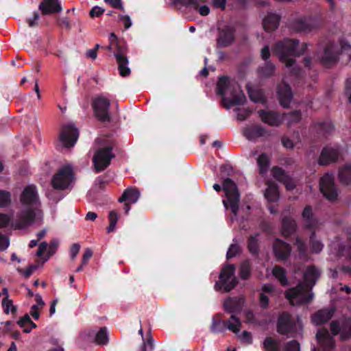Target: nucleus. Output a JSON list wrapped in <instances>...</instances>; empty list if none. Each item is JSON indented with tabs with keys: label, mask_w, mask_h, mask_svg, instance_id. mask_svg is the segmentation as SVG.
Masks as SVG:
<instances>
[{
	"label": "nucleus",
	"mask_w": 351,
	"mask_h": 351,
	"mask_svg": "<svg viewBox=\"0 0 351 351\" xmlns=\"http://www.w3.org/2000/svg\"><path fill=\"white\" fill-rule=\"evenodd\" d=\"M263 347L265 351H280L278 342L270 337L265 339L263 342Z\"/></svg>",
	"instance_id": "58836bf2"
},
{
	"label": "nucleus",
	"mask_w": 351,
	"mask_h": 351,
	"mask_svg": "<svg viewBox=\"0 0 351 351\" xmlns=\"http://www.w3.org/2000/svg\"><path fill=\"white\" fill-rule=\"evenodd\" d=\"M251 274V266L248 261L243 262L240 267L239 275L241 278L246 279Z\"/></svg>",
	"instance_id": "79ce46f5"
},
{
	"label": "nucleus",
	"mask_w": 351,
	"mask_h": 351,
	"mask_svg": "<svg viewBox=\"0 0 351 351\" xmlns=\"http://www.w3.org/2000/svg\"><path fill=\"white\" fill-rule=\"evenodd\" d=\"M339 54L345 55L351 58V47L346 42L341 41L339 46L333 43H328L323 50L321 61L326 65L335 62Z\"/></svg>",
	"instance_id": "39448f33"
},
{
	"label": "nucleus",
	"mask_w": 351,
	"mask_h": 351,
	"mask_svg": "<svg viewBox=\"0 0 351 351\" xmlns=\"http://www.w3.org/2000/svg\"><path fill=\"white\" fill-rule=\"evenodd\" d=\"M320 190L329 200H334L337 197V192L334 185V179L331 174L324 175L320 180Z\"/></svg>",
	"instance_id": "f8f14e48"
},
{
	"label": "nucleus",
	"mask_w": 351,
	"mask_h": 351,
	"mask_svg": "<svg viewBox=\"0 0 351 351\" xmlns=\"http://www.w3.org/2000/svg\"><path fill=\"white\" fill-rule=\"evenodd\" d=\"M110 100L104 96H99L93 101V108L96 116L103 121L109 120L108 109Z\"/></svg>",
	"instance_id": "ddd939ff"
},
{
	"label": "nucleus",
	"mask_w": 351,
	"mask_h": 351,
	"mask_svg": "<svg viewBox=\"0 0 351 351\" xmlns=\"http://www.w3.org/2000/svg\"><path fill=\"white\" fill-rule=\"evenodd\" d=\"M3 294L5 295V298L2 302V305L5 313L8 314L10 312H14L16 310L15 307L13 305L12 301L8 298V292L6 288L3 289Z\"/></svg>",
	"instance_id": "e433bc0d"
},
{
	"label": "nucleus",
	"mask_w": 351,
	"mask_h": 351,
	"mask_svg": "<svg viewBox=\"0 0 351 351\" xmlns=\"http://www.w3.org/2000/svg\"><path fill=\"white\" fill-rule=\"evenodd\" d=\"M319 276V271L314 267H309L304 273L305 285L300 284L295 288L289 289L286 293V298L292 305L309 302L313 299L311 287Z\"/></svg>",
	"instance_id": "f03ea898"
},
{
	"label": "nucleus",
	"mask_w": 351,
	"mask_h": 351,
	"mask_svg": "<svg viewBox=\"0 0 351 351\" xmlns=\"http://www.w3.org/2000/svg\"><path fill=\"white\" fill-rule=\"evenodd\" d=\"M234 271L235 268L234 265H225L220 273L219 281L217 282L215 285V289L224 292H228L232 289L237 284Z\"/></svg>",
	"instance_id": "6e6552de"
},
{
	"label": "nucleus",
	"mask_w": 351,
	"mask_h": 351,
	"mask_svg": "<svg viewBox=\"0 0 351 351\" xmlns=\"http://www.w3.org/2000/svg\"><path fill=\"white\" fill-rule=\"evenodd\" d=\"M265 199L269 202H276L279 199L278 187L273 183H269L264 193Z\"/></svg>",
	"instance_id": "c85d7f7f"
},
{
	"label": "nucleus",
	"mask_w": 351,
	"mask_h": 351,
	"mask_svg": "<svg viewBox=\"0 0 351 351\" xmlns=\"http://www.w3.org/2000/svg\"><path fill=\"white\" fill-rule=\"evenodd\" d=\"M299 141V138L298 136L293 137V138H290L289 137H283L282 138V143L283 146L287 149H292Z\"/></svg>",
	"instance_id": "49530a36"
},
{
	"label": "nucleus",
	"mask_w": 351,
	"mask_h": 351,
	"mask_svg": "<svg viewBox=\"0 0 351 351\" xmlns=\"http://www.w3.org/2000/svg\"><path fill=\"white\" fill-rule=\"evenodd\" d=\"M118 221V215L114 210H112L109 213V226L106 230L108 233L114 231L116 228V225Z\"/></svg>",
	"instance_id": "a19ab883"
},
{
	"label": "nucleus",
	"mask_w": 351,
	"mask_h": 351,
	"mask_svg": "<svg viewBox=\"0 0 351 351\" xmlns=\"http://www.w3.org/2000/svg\"><path fill=\"white\" fill-rule=\"evenodd\" d=\"M237 118L238 120L243 121L250 114V111L247 109H237Z\"/></svg>",
	"instance_id": "13d9d810"
},
{
	"label": "nucleus",
	"mask_w": 351,
	"mask_h": 351,
	"mask_svg": "<svg viewBox=\"0 0 351 351\" xmlns=\"http://www.w3.org/2000/svg\"><path fill=\"white\" fill-rule=\"evenodd\" d=\"M274 53L278 57L280 60L285 64V66L291 73L296 74L294 57L303 53L304 46L299 47L298 42L294 40L285 39L277 43L274 47Z\"/></svg>",
	"instance_id": "20e7f679"
},
{
	"label": "nucleus",
	"mask_w": 351,
	"mask_h": 351,
	"mask_svg": "<svg viewBox=\"0 0 351 351\" xmlns=\"http://www.w3.org/2000/svg\"><path fill=\"white\" fill-rule=\"evenodd\" d=\"M40 19L39 14L38 12H34L32 16L29 17L27 19L28 23V25L30 27H36L38 24V20Z\"/></svg>",
	"instance_id": "6e6d98bb"
},
{
	"label": "nucleus",
	"mask_w": 351,
	"mask_h": 351,
	"mask_svg": "<svg viewBox=\"0 0 351 351\" xmlns=\"http://www.w3.org/2000/svg\"><path fill=\"white\" fill-rule=\"evenodd\" d=\"M274 66L271 63H266L265 66L261 67L258 72L262 77H269L273 74Z\"/></svg>",
	"instance_id": "a18cd8bd"
},
{
	"label": "nucleus",
	"mask_w": 351,
	"mask_h": 351,
	"mask_svg": "<svg viewBox=\"0 0 351 351\" xmlns=\"http://www.w3.org/2000/svg\"><path fill=\"white\" fill-rule=\"evenodd\" d=\"M274 289L272 285H267L263 287V292L260 296V304L262 308H266L268 305L269 297L273 295Z\"/></svg>",
	"instance_id": "7c9ffc66"
},
{
	"label": "nucleus",
	"mask_w": 351,
	"mask_h": 351,
	"mask_svg": "<svg viewBox=\"0 0 351 351\" xmlns=\"http://www.w3.org/2000/svg\"><path fill=\"white\" fill-rule=\"evenodd\" d=\"M295 27L300 32H306L311 29V23L308 20L301 19L295 23Z\"/></svg>",
	"instance_id": "c03bdc74"
},
{
	"label": "nucleus",
	"mask_w": 351,
	"mask_h": 351,
	"mask_svg": "<svg viewBox=\"0 0 351 351\" xmlns=\"http://www.w3.org/2000/svg\"><path fill=\"white\" fill-rule=\"evenodd\" d=\"M74 181L73 172L70 165L60 168L52 177L51 185L53 189L64 190L69 189Z\"/></svg>",
	"instance_id": "0eeeda50"
},
{
	"label": "nucleus",
	"mask_w": 351,
	"mask_h": 351,
	"mask_svg": "<svg viewBox=\"0 0 351 351\" xmlns=\"http://www.w3.org/2000/svg\"><path fill=\"white\" fill-rule=\"evenodd\" d=\"M299 330L302 328L301 322L298 320V324L294 325L290 320V316L288 313H282L278 322V331L282 334H293L296 332L297 328Z\"/></svg>",
	"instance_id": "4468645a"
},
{
	"label": "nucleus",
	"mask_w": 351,
	"mask_h": 351,
	"mask_svg": "<svg viewBox=\"0 0 351 351\" xmlns=\"http://www.w3.org/2000/svg\"><path fill=\"white\" fill-rule=\"evenodd\" d=\"M241 323L239 319L237 318L234 315L231 316L230 319L226 322L217 321L215 318L213 319V323L210 326V330L213 332H221L227 328L235 334L240 331Z\"/></svg>",
	"instance_id": "1a4fd4ad"
},
{
	"label": "nucleus",
	"mask_w": 351,
	"mask_h": 351,
	"mask_svg": "<svg viewBox=\"0 0 351 351\" xmlns=\"http://www.w3.org/2000/svg\"><path fill=\"white\" fill-rule=\"evenodd\" d=\"M312 217V210L311 207L306 206L302 212V218L304 220L306 221V225L307 226H311L313 225V219H311Z\"/></svg>",
	"instance_id": "09e8293b"
},
{
	"label": "nucleus",
	"mask_w": 351,
	"mask_h": 351,
	"mask_svg": "<svg viewBox=\"0 0 351 351\" xmlns=\"http://www.w3.org/2000/svg\"><path fill=\"white\" fill-rule=\"evenodd\" d=\"M58 243L56 241H51L49 245L47 244V257L43 258V263L46 262L53 254H55Z\"/></svg>",
	"instance_id": "de8ad7c7"
},
{
	"label": "nucleus",
	"mask_w": 351,
	"mask_h": 351,
	"mask_svg": "<svg viewBox=\"0 0 351 351\" xmlns=\"http://www.w3.org/2000/svg\"><path fill=\"white\" fill-rule=\"evenodd\" d=\"M41 308L38 305H33L32 306L30 314L34 319H38L39 318V312Z\"/></svg>",
	"instance_id": "774afa93"
},
{
	"label": "nucleus",
	"mask_w": 351,
	"mask_h": 351,
	"mask_svg": "<svg viewBox=\"0 0 351 351\" xmlns=\"http://www.w3.org/2000/svg\"><path fill=\"white\" fill-rule=\"evenodd\" d=\"M330 330L333 335L340 333L341 338L346 339L347 336L345 335V333L348 332L351 334V321L348 319L341 322H332L330 324Z\"/></svg>",
	"instance_id": "f3484780"
},
{
	"label": "nucleus",
	"mask_w": 351,
	"mask_h": 351,
	"mask_svg": "<svg viewBox=\"0 0 351 351\" xmlns=\"http://www.w3.org/2000/svg\"><path fill=\"white\" fill-rule=\"evenodd\" d=\"M39 10L46 15L61 12L62 6L58 0H44L39 5Z\"/></svg>",
	"instance_id": "aec40b11"
},
{
	"label": "nucleus",
	"mask_w": 351,
	"mask_h": 351,
	"mask_svg": "<svg viewBox=\"0 0 351 351\" xmlns=\"http://www.w3.org/2000/svg\"><path fill=\"white\" fill-rule=\"evenodd\" d=\"M247 91L250 99L254 102L263 103L265 101V96L263 92L258 89H252L247 86Z\"/></svg>",
	"instance_id": "c9c22d12"
},
{
	"label": "nucleus",
	"mask_w": 351,
	"mask_h": 351,
	"mask_svg": "<svg viewBox=\"0 0 351 351\" xmlns=\"http://www.w3.org/2000/svg\"><path fill=\"white\" fill-rule=\"evenodd\" d=\"M282 117H283V118H286L288 121V125L296 123L301 119V115L298 112H293L287 115H282Z\"/></svg>",
	"instance_id": "8fccbe9b"
},
{
	"label": "nucleus",
	"mask_w": 351,
	"mask_h": 351,
	"mask_svg": "<svg viewBox=\"0 0 351 351\" xmlns=\"http://www.w3.org/2000/svg\"><path fill=\"white\" fill-rule=\"evenodd\" d=\"M11 202L10 192L0 190V207H5Z\"/></svg>",
	"instance_id": "37998d69"
},
{
	"label": "nucleus",
	"mask_w": 351,
	"mask_h": 351,
	"mask_svg": "<svg viewBox=\"0 0 351 351\" xmlns=\"http://www.w3.org/2000/svg\"><path fill=\"white\" fill-rule=\"evenodd\" d=\"M241 251L240 247L237 243H232L226 254V256L228 258H231L234 257L237 254H239Z\"/></svg>",
	"instance_id": "603ef678"
},
{
	"label": "nucleus",
	"mask_w": 351,
	"mask_h": 351,
	"mask_svg": "<svg viewBox=\"0 0 351 351\" xmlns=\"http://www.w3.org/2000/svg\"><path fill=\"white\" fill-rule=\"evenodd\" d=\"M80 249V246L77 243L73 244L70 250V254L72 259L75 258Z\"/></svg>",
	"instance_id": "69168bd1"
},
{
	"label": "nucleus",
	"mask_w": 351,
	"mask_h": 351,
	"mask_svg": "<svg viewBox=\"0 0 351 351\" xmlns=\"http://www.w3.org/2000/svg\"><path fill=\"white\" fill-rule=\"evenodd\" d=\"M333 314V308L320 310L313 316L312 322L315 325L322 324L328 321Z\"/></svg>",
	"instance_id": "a878e982"
},
{
	"label": "nucleus",
	"mask_w": 351,
	"mask_h": 351,
	"mask_svg": "<svg viewBox=\"0 0 351 351\" xmlns=\"http://www.w3.org/2000/svg\"><path fill=\"white\" fill-rule=\"evenodd\" d=\"M108 341V336L106 328H101L95 335V342L97 344H106Z\"/></svg>",
	"instance_id": "ea45409f"
},
{
	"label": "nucleus",
	"mask_w": 351,
	"mask_h": 351,
	"mask_svg": "<svg viewBox=\"0 0 351 351\" xmlns=\"http://www.w3.org/2000/svg\"><path fill=\"white\" fill-rule=\"evenodd\" d=\"M92 256H93V252H92L91 250L86 249L83 254L82 264L83 265H86V263H88V261H89V259L91 258Z\"/></svg>",
	"instance_id": "338daca9"
},
{
	"label": "nucleus",
	"mask_w": 351,
	"mask_h": 351,
	"mask_svg": "<svg viewBox=\"0 0 351 351\" xmlns=\"http://www.w3.org/2000/svg\"><path fill=\"white\" fill-rule=\"evenodd\" d=\"M311 250L315 253H319L322 250L323 245L319 241H315L313 236L311 239Z\"/></svg>",
	"instance_id": "864d4df0"
},
{
	"label": "nucleus",
	"mask_w": 351,
	"mask_h": 351,
	"mask_svg": "<svg viewBox=\"0 0 351 351\" xmlns=\"http://www.w3.org/2000/svg\"><path fill=\"white\" fill-rule=\"evenodd\" d=\"M125 50L118 47L117 51L114 53V56L119 64V73L121 76L125 77L130 74V69L128 66V60L125 56Z\"/></svg>",
	"instance_id": "a211bd4d"
},
{
	"label": "nucleus",
	"mask_w": 351,
	"mask_h": 351,
	"mask_svg": "<svg viewBox=\"0 0 351 351\" xmlns=\"http://www.w3.org/2000/svg\"><path fill=\"white\" fill-rule=\"evenodd\" d=\"M234 40L233 32L228 29L221 32L217 43L221 47H226L230 45Z\"/></svg>",
	"instance_id": "c756f323"
},
{
	"label": "nucleus",
	"mask_w": 351,
	"mask_h": 351,
	"mask_svg": "<svg viewBox=\"0 0 351 351\" xmlns=\"http://www.w3.org/2000/svg\"><path fill=\"white\" fill-rule=\"evenodd\" d=\"M273 176L278 180L282 182L286 187V189L291 191L294 189L295 184L293 180L285 173L284 170L281 168L275 167L272 169Z\"/></svg>",
	"instance_id": "5701e85b"
},
{
	"label": "nucleus",
	"mask_w": 351,
	"mask_h": 351,
	"mask_svg": "<svg viewBox=\"0 0 351 351\" xmlns=\"http://www.w3.org/2000/svg\"><path fill=\"white\" fill-rule=\"evenodd\" d=\"M339 178L342 184L351 183V165H345L339 170Z\"/></svg>",
	"instance_id": "2f4dec72"
},
{
	"label": "nucleus",
	"mask_w": 351,
	"mask_h": 351,
	"mask_svg": "<svg viewBox=\"0 0 351 351\" xmlns=\"http://www.w3.org/2000/svg\"><path fill=\"white\" fill-rule=\"evenodd\" d=\"M10 221V217L6 214L0 213V228L6 226Z\"/></svg>",
	"instance_id": "0e129e2a"
},
{
	"label": "nucleus",
	"mask_w": 351,
	"mask_h": 351,
	"mask_svg": "<svg viewBox=\"0 0 351 351\" xmlns=\"http://www.w3.org/2000/svg\"><path fill=\"white\" fill-rule=\"evenodd\" d=\"M223 189L227 197V201L223 200V204L226 209L230 208L236 217L238 211V203L239 201V193L235 183L230 179L223 182Z\"/></svg>",
	"instance_id": "423d86ee"
},
{
	"label": "nucleus",
	"mask_w": 351,
	"mask_h": 351,
	"mask_svg": "<svg viewBox=\"0 0 351 351\" xmlns=\"http://www.w3.org/2000/svg\"><path fill=\"white\" fill-rule=\"evenodd\" d=\"M273 276L280 282L282 285L287 284V279L285 270L280 267H275L272 269Z\"/></svg>",
	"instance_id": "4c0bfd02"
},
{
	"label": "nucleus",
	"mask_w": 351,
	"mask_h": 351,
	"mask_svg": "<svg viewBox=\"0 0 351 351\" xmlns=\"http://www.w3.org/2000/svg\"><path fill=\"white\" fill-rule=\"evenodd\" d=\"M248 247L251 252L256 253L258 250V235L251 236L249 239Z\"/></svg>",
	"instance_id": "3c124183"
},
{
	"label": "nucleus",
	"mask_w": 351,
	"mask_h": 351,
	"mask_svg": "<svg viewBox=\"0 0 351 351\" xmlns=\"http://www.w3.org/2000/svg\"><path fill=\"white\" fill-rule=\"evenodd\" d=\"M316 338L318 341L319 347L317 350L314 351H332L334 349V341L326 330H319L317 335Z\"/></svg>",
	"instance_id": "2eb2a0df"
},
{
	"label": "nucleus",
	"mask_w": 351,
	"mask_h": 351,
	"mask_svg": "<svg viewBox=\"0 0 351 351\" xmlns=\"http://www.w3.org/2000/svg\"><path fill=\"white\" fill-rule=\"evenodd\" d=\"M274 253L278 260L286 259L290 254L291 247L289 244L276 239L273 245Z\"/></svg>",
	"instance_id": "6ab92c4d"
},
{
	"label": "nucleus",
	"mask_w": 351,
	"mask_h": 351,
	"mask_svg": "<svg viewBox=\"0 0 351 351\" xmlns=\"http://www.w3.org/2000/svg\"><path fill=\"white\" fill-rule=\"evenodd\" d=\"M10 245V240L6 235L0 232V251L6 250Z\"/></svg>",
	"instance_id": "5fc2aeb1"
},
{
	"label": "nucleus",
	"mask_w": 351,
	"mask_h": 351,
	"mask_svg": "<svg viewBox=\"0 0 351 351\" xmlns=\"http://www.w3.org/2000/svg\"><path fill=\"white\" fill-rule=\"evenodd\" d=\"M280 21L279 15L275 13H269L267 16L263 19V26L266 32H271L275 30Z\"/></svg>",
	"instance_id": "393cba45"
},
{
	"label": "nucleus",
	"mask_w": 351,
	"mask_h": 351,
	"mask_svg": "<svg viewBox=\"0 0 351 351\" xmlns=\"http://www.w3.org/2000/svg\"><path fill=\"white\" fill-rule=\"evenodd\" d=\"M36 188L30 184L24 188L20 196V211L12 222L16 229H22L31 224L40 223L43 219L42 211Z\"/></svg>",
	"instance_id": "f257e3e1"
},
{
	"label": "nucleus",
	"mask_w": 351,
	"mask_h": 351,
	"mask_svg": "<svg viewBox=\"0 0 351 351\" xmlns=\"http://www.w3.org/2000/svg\"><path fill=\"white\" fill-rule=\"evenodd\" d=\"M258 114L264 123L272 126H278L283 121V117L273 112L259 110Z\"/></svg>",
	"instance_id": "412c9836"
},
{
	"label": "nucleus",
	"mask_w": 351,
	"mask_h": 351,
	"mask_svg": "<svg viewBox=\"0 0 351 351\" xmlns=\"http://www.w3.org/2000/svg\"><path fill=\"white\" fill-rule=\"evenodd\" d=\"M239 338L241 340L247 344H250L252 342V337L251 333L243 331L241 334V335L239 336Z\"/></svg>",
	"instance_id": "052dcab7"
},
{
	"label": "nucleus",
	"mask_w": 351,
	"mask_h": 351,
	"mask_svg": "<svg viewBox=\"0 0 351 351\" xmlns=\"http://www.w3.org/2000/svg\"><path fill=\"white\" fill-rule=\"evenodd\" d=\"M277 93L280 104L283 107L287 108L293 97V95L289 85L283 83L279 87Z\"/></svg>",
	"instance_id": "4be33fe9"
},
{
	"label": "nucleus",
	"mask_w": 351,
	"mask_h": 351,
	"mask_svg": "<svg viewBox=\"0 0 351 351\" xmlns=\"http://www.w3.org/2000/svg\"><path fill=\"white\" fill-rule=\"evenodd\" d=\"M295 223L289 218H285L282 220V234L287 237L295 230Z\"/></svg>",
	"instance_id": "f704fd0d"
},
{
	"label": "nucleus",
	"mask_w": 351,
	"mask_h": 351,
	"mask_svg": "<svg viewBox=\"0 0 351 351\" xmlns=\"http://www.w3.org/2000/svg\"><path fill=\"white\" fill-rule=\"evenodd\" d=\"M243 133L248 140L254 141L265 136L266 131L261 126L249 125L243 128Z\"/></svg>",
	"instance_id": "b1692460"
},
{
	"label": "nucleus",
	"mask_w": 351,
	"mask_h": 351,
	"mask_svg": "<svg viewBox=\"0 0 351 351\" xmlns=\"http://www.w3.org/2000/svg\"><path fill=\"white\" fill-rule=\"evenodd\" d=\"M141 195L140 191L136 189H126L122 196L119 199L120 202H125L130 204L136 203Z\"/></svg>",
	"instance_id": "bb28decb"
},
{
	"label": "nucleus",
	"mask_w": 351,
	"mask_h": 351,
	"mask_svg": "<svg viewBox=\"0 0 351 351\" xmlns=\"http://www.w3.org/2000/svg\"><path fill=\"white\" fill-rule=\"evenodd\" d=\"M256 160L260 174L265 176L267 173L270 165V158L269 156L265 153H263L258 156Z\"/></svg>",
	"instance_id": "cd10ccee"
},
{
	"label": "nucleus",
	"mask_w": 351,
	"mask_h": 351,
	"mask_svg": "<svg viewBox=\"0 0 351 351\" xmlns=\"http://www.w3.org/2000/svg\"><path fill=\"white\" fill-rule=\"evenodd\" d=\"M339 156V151L337 147H326L323 149L319 163L322 165H328L335 162Z\"/></svg>",
	"instance_id": "dca6fc26"
},
{
	"label": "nucleus",
	"mask_w": 351,
	"mask_h": 351,
	"mask_svg": "<svg viewBox=\"0 0 351 351\" xmlns=\"http://www.w3.org/2000/svg\"><path fill=\"white\" fill-rule=\"evenodd\" d=\"M107 3L116 9L123 10L121 0H104Z\"/></svg>",
	"instance_id": "e2e57ef3"
},
{
	"label": "nucleus",
	"mask_w": 351,
	"mask_h": 351,
	"mask_svg": "<svg viewBox=\"0 0 351 351\" xmlns=\"http://www.w3.org/2000/svg\"><path fill=\"white\" fill-rule=\"evenodd\" d=\"M18 324L20 327L23 328V332L25 333H29L32 328H36V324L31 320L27 314L19 320Z\"/></svg>",
	"instance_id": "473e14b6"
},
{
	"label": "nucleus",
	"mask_w": 351,
	"mask_h": 351,
	"mask_svg": "<svg viewBox=\"0 0 351 351\" xmlns=\"http://www.w3.org/2000/svg\"><path fill=\"white\" fill-rule=\"evenodd\" d=\"M104 12V10L99 6H95L90 12V15L92 17H98Z\"/></svg>",
	"instance_id": "680f3d73"
},
{
	"label": "nucleus",
	"mask_w": 351,
	"mask_h": 351,
	"mask_svg": "<svg viewBox=\"0 0 351 351\" xmlns=\"http://www.w3.org/2000/svg\"><path fill=\"white\" fill-rule=\"evenodd\" d=\"M285 351H300L299 343L295 341H291L287 343Z\"/></svg>",
	"instance_id": "bf43d9fd"
},
{
	"label": "nucleus",
	"mask_w": 351,
	"mask_h": 351,
	"mask_svg": "<svg viewBox=\"0 0 351 351\" xmlns=\"http://www.w3.org/2000/svg\"><path fill=\"white\" fill-rule=\"evenodd\" d=\"M114 157L110 148H103L99 149L93 156V162L97 172L104 170Z\"/></svg>",
	"instance_id": "9d476101"
},
{
	"label": "nucleus",
	"mask_w": 351,
	"mask_h": 351,
	"mask_svg": "<svg viewBox=\"0 0 351 351\" xmlns=\"http://www.w3.org/2000/svg\"><path fill=\"white\" fill-rule=\"evenodd\" d=\"M243 302V298H239V300L237 298H230L225 301L224 307L226 310L233 312L239 310Z\"/></svg>",
	"instance_id": "72a5a7b5"
},
{
	"label": "nucleus",
	"mask_w": 351,
	"mask_h": 351,
	"mask_svg": "<svg viewBox=\"0 0 351 351\" xmlns=\"http://www.w3.org/2000/svg\"><path fill=\"white\" fill-rule=\"evenodd\" d=\"M78 135V131L75 127L69 123L62 127L60 134V141L63 146L71 147L76 143Z\"/></svg>",
	"instance_id": "9b49d317"
},
{
	"label": "nucleus",
	"mask_w": 351,
	"mask_h": 351,
	"mask_svg": "<svg viewBox=\"0 0 351 351\" xmlns=\"http://www.w3.org/2000/svg\"><path fill=\"white\" fill-rule=\"evenodd\" d=\"M47 243L46 242H42L38 246V250L36 252V256L38 257H47Z\"/></svg>",
	"instance_id": "4d7b16f0"
},
{
	"label": "nucleus",
	"mask_w": 351,
	"mask_h": 351,
	"mask_svg": "<svg viewBox=\"0 0 351 351\" xmlns=\"http://www.w3.org/2000/svg\"><path fill=\"white\" fill-rule=\"evenodd\" d=\"M218 93L222 97L223 106L230 109L233 106L243 105L246 97L240 86L228 77H220L217 83Z\"/></svg>",
	"instance_id": "7ed1b4c3"
}]
</instances>
